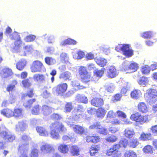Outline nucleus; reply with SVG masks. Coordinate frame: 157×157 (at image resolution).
I'll return each instance as SVG.
<instances>
[{
  "label": "nucleus",
  "mask_w": 157,
  "mask_h": 157,
  "mask_svg": "<svg viewBox=\"0 0 157 157\" xmlns=\"http://www.w3.org/2000/svg\"><path fill=\"white\" fill-rule=\"evenodd\" d=\"M50 137L55 140L60 138L59 132H64L66 129L62 123L60 122H55L52 123L50 126Z\"/></svg>",
  "instance_id": "obj_1"
},
{
  "label": "nucleus",
  "mask_w": 157,
  "mask_h": 157,
  "mask_svg": "<svg viewBox=\"0 0 157 157\" xmlns=\"http://www.w3.org/2000/svg\"><path fill=\"white\" fill-rule=\"evenodd\" d=\"M130 118L132 120L141 125L149 121L148 115H144L138 112L132 114L130 117Z\"/></svg>",
  "instance_id": "obj_2"
},
{
  "label": "nucleus",
  "mask_w": 157,
  "mask_h": 157,
  "mask_svg": "<svg viewBox=\"0 0 157 157\" xmlns=\"http://www.w3.org/2000/svg\"><path fill=\"white\" fill-rule=\"evenodd\" d=\"M138 68V64L135 62L129 63L128 61H126L122 64L121 69L122 71H130L128 72H132L136 71Z\"/></svg>",
  "instance_id": "obj_3"
},
{
  "label": "nucleus",
  "mask_w": 157,
  "mask_h": 157,
  "mask_svg": "<svg viewBox=\"0 0 157 157\" xmlns=\"http://www.w3.org/2000/svg\"><path fill=\"white\" fill-rule=\"evenodd\" d=\"M145 96L147 98L150 104H152V103H155L157 102V100L155 98L157 96V92L155 89H149L147 90Z\"/></svg>",
  "instance_id": "obj_4"
},
{
  "label": "nucleus",
  "mask_w": 157,
  "mask_h": 157,
  "mask_svg": "<svg viewBox=\"0 0 157 157\" xmlns=\"http://www.w3.org/2000/svg\"><path fill=\"white\" fill-rule=\"evenodd\" d=\"M79 73L82 81L84 83H86L90 80V74L88 73L85 67H81L78 70Z\"/></svg>",
  "instance_id": "obj_5"
},
{
  "label": "nucleus",
  "mask_w": 157,
  "mask_h": 157,
  "mask_svg": "<svg viewBox=\"0 0 157 157\" xmlns=\"http://www.w3.org/2000/svg\"><path fill=\"white\" fill-rule=\"evenodd\" d=\"M40 150L43 154H45L54 151L55 149L52 145L42 142L40 146Z\"/></svg>",
  "instance_id": "obj_6"
},
{
  "label": "nucleus",
  "mask_w": 157,
  "mask_h": 157,
  "mask_svg": "<svg viewBox=\"0 0 157 157\" xmlns=\"http://www.w3.org/2000/svg\"><path fill=\"white\" fill-rule=\"evenodd\" d=\"M44 67L42 63L38 60L35 61L31 65L30 69L33 72H40L44 70Z\"/></svg>",
  "instance_id": "obj_7"
},
{
  "label": "nucleus",
  "mask_w": 157,
  "mask_h": 157,
  "mask_svg": "<svg viewBox=\"0 0 157 157\" xmlns=\"http://www.w3.org/2000/svg\"><path fill=\"white\" fill-rule=\"evenodd\" d=\"M119 148V146L118 144L113 145L112 147L107 150L106 155L108 156L112 155L113 157H120V153L118 151Z\"/></svg>",
  "instance_id": "obj_8"
},
{
  "label": "nucleus",
  "mask_w": 157,
  "mask_h": 157,
  "mask_svg": "<svg viewBox=\"0 0 157 157\" xmlns=\"http://www.w3.org/2000/svg\"><path fill=\"white\" fill-rule=\"evenodd\" d=\"M67 85L66 83H60L58 84L53 88L58 95L62 96L67 90Z\"/></svg>",
  "instance_id": "obj_9"
},
{
  "label": "nucleus",
  "mask_w": 157,
  "mask_h": 157,
  "mask_svg": "<svg viewBox=\"0 0 157 157\" xmlns=\"http://www.w3.org/2000/svg\"><path fill=\"white\" fill-rule=\"evenodd\" d=\"M80 116L79 114H76L74 117L70 116H67L65 122L68 125L72 127L74 125V123L80 118Z\"/></svg>",
  "instance_id": "obj_10"
},
{
  "label": "nucleus",
  "mask_w": 157,
  "mask_h": 157,
  "mask_svg": "<svg viewBox=\"0 0 157 157\" xmlns=\"http://www.w3.org/2000/svg\"><path fill=\"white\" fill-rule=\"evenodd\" d=\"M122 52L124 55L128 57H131L133 54V51L130 45L128 44H124Z\"/></svg>",
  "instance_id": "obj_11"
},
{
  "label": "nucleus",
  "mask_w": 157,
  "mask_h": 157,
  "mask_svg": "<svg viewBox=\"0 0 157 157\" xmlns=\"http://www.w3.org/2000/svg\"><path fill=\"white\" fill-rule=\"evenodd\" d=\"M122 52L124 55L128 57H131L133 54V51L130 45L128 44H124Z\"/></svg>",
  "instance_id": "obj_12"
},
{
  "label": "nucleus",
  "mask_w": 157,
  "mask_h": 157,
  "mask_svg": "<svg viewBox=\"0 0 157 157\" xmlns=\"http://www.w3.org/2000/svg\"><path fill=\"white\" fill-rule=\"evenodd\" d=\"M5 140L7 142H12L15 139V136L8 130L4 131L1 133Z\"/></svg>",
  "instance_id": "obj_13"
},
{
  "label": "nucleus",
  "mask_w": 157,
  "mask_h": 157,
  "mask_svg": "<svg viewBox=\"0 0 157 157\" xmlns=\"http://www.w3.org/2000/svg\"><path fill=\"white\" fill-rule=\"evenodd\" d=\"M107 73L108 76L110 78H113L118 75V73L113 66H111L108 67Z\"/></svg>",
  "instance_id": "obj_14"
},
{
  "label": "nucleus",
  "mask_w": 157,
  "mask_h": 157,
  "mask_svg": "<svg viewBox=\"0 0 157 157\" xmlns=\"http://www.w3.org/2000/svg\"><path fill=\"white\" fill-rule=\"evenodd\" d=\"M13 72L11 69L5 68L2 69L0 73V75L3 78H7L13 75Z\"/></svg>",
  "instance_id": "obj_15"
},
{
  "label": "nucleus",
  "mask_w": 157,
  "mask_h": 157,
  "mask_svg": "<svg viewBox=\"0 0 157 157\" xmlns=\"http://www.w3.org/2000/svg\"><path fill=\"white\" fill-rule=\"evenodd\" d=\"M29 149V147L24 144L19 146L18 150L21 153L19 157H28L27 153Z\"/></svg>",
  "instance_id": "obj_16"
},
{
  "label": "nucleus",
  "mask_w": 157,
  "mask_h": 157,
  "mask_svg": "<svg viewBox=\"0 0 157 157\" xmlns=\"http://www.w3.org/2000/svg\"><path fill=\"white\" fill-rule=\"evenodd\" d=\"M135 134L134 130L130 128H126L124 132V135L127 138H132Z\"/></svg>",
  "instance_id": "obj_17"
},
{
  "label": "nucleus",
  "mask_w": 157,
  "mask_h": 157,
  "mask_svg": "<svg viewBox=\"0 0 157 157\" xmlns=\"http://www.w3.org/2000/svg\"><path fill=\"white\" fill-rule=\"evenodd\" d=\"M36 129L40 136H48L49 135L48 130L45 128L41 126H38L36 127Z\"/></svg>",
  "instance_id": "obj_18"
},
{
  "label": "nucleus",
  "mask_w": 157,
  "mask_h": 157,
  "mask_svg": "<svg viewBox=\"0 0 157 157\" xmlns=\"http://www.w3.org/2000/svg\"><path fill=\"white\" fill-rule=\"evenodd\" d=\"M27 127L26 122L22 121L18 122V124L16 126V130L17 131H25Z\"/></svg>",
  "instance_id": "obj_19"
},
{
  "label": "nucleus",
  "mask_w": 157,
  "mask_h": 157,
  "mask_svg": "<svg viewBox=\"0 0 157 157\" xmlns=\"http://www.w3.org/2000/svg\"><path fill=\"white\" fill-rule=\"evenodd\" d=\"M1 114L4 116L10 118L13 116V111L9 109H2L1 111Z\"/></svg>",
  "instance_id": "obj_20"
},
{
  "label": "nucleus",
  "mask_w": 157,
  "mask_h": 157,
  "mask_svg": "<svg viewBox=\"0 0 157 157\" xmlns=\"http://www.w3.org/2000/svg\"><path fill=\"white\" fill-rule=\"evenodd\" d=\"M91 104L94 106L98 107L103 104L102 99L99 98H95L91 100Z\"/></svg>",
  "instance_id": "obj_21"
},
{
  "label": "nucleus",
  "mask_w": 157,
  "mask_h": 157,
  "mask_svg": "<svg viewBox=\"0 0 157 157\" xmlns=\"http://www.w3.org/2000/svg\"><path fill=\"white\" fill-rule=\"evenodd\" d=\"M72 127L75 132L80 135H82L85 131V128L78 125H74Z\"/></svg>",
  "instance_id": "obj_22"
},
{
  "label": "nucleus",
  "mask_w": 157,
  "mask_h": 157,
  "mask_svg": "<svg viewBox=\"0 0 157 157\" xmlns=\"http://www.w3.org/2000/svg\"><path fill=\"white\" fill-rule=\"evenodd\" d=\"M26 60L24 59L20 60L16 64L17 68L20 71L22 70L25 67L26 64Z\"/></svg>",
  "instance_id": "obj_23"
},
{
  "label": "nucleus",
  "mask_w": 157,
  "mask_h": 157,
  "mask_svg": "<svg viewBox=\"0 0 157 157\" xmlns=\"http://www.w3.org/2000/svg\"><path fill=\"white\" fill-rule=\"evenodd\" d=\"M13 116L19 118H21L23 116V109L21 108H16L13 111Z\"/></svg>",
  "instance_id": "obj_24"
},
{
  "label": "nucleus",
  "mask_w": 157,
  "mask_h": 157,
  "mask_svg": "<svg viewBox=\"0 0 157 157\" xmlns=\"http://www.w3.org/2000/svg\"><path fill=\"white\" fill-rule=\"evenodd\" d=\"M59 151L63 154L67 153L69 151V147L67 145L64 144H60L58 146Z\"/></svg>",
  "instance_id": "obj_25"
},
{
  "label": "nucleus",
  "mask_w": 157,
  "mask_h": 157,
  "mask_svg": "<svg viewBox=\"0 0 157 157\" xmlns=\"http://www.w3.org/2000/svg\"><path fill=\"white\" fill-rule=\"evenodd\" d=\"M94 60L97 64L101 67H104L106 64V60L104 58L98 57L96 58Z\"/></svg>",
  "instance_id": "obj_26"
},
{
  "label": "nucleus",
  "mask_w": 157,
  "mask_h": 157,
  "mask_svg": "<svg viewBox=\"0 0 157 157\" xmlns=\"http://www.w3.org/2000/svg\"><path fill=\"white\" fill-rule=\"evenodd\" d=\"M75 100L78 102H82L86 104L88 102L87 97L83 94H78L75 98Z\"/></svg>",
  "instance_id": "obj_27"
},
{
  "label": "nucleus",
  "mask_w": 157,
  "mask_h": 157,
  "mask_svg": "<svg viewBox=\"0 0 157 157\" xmlns=\"http://www.w3.org/2000/svg\"><path fill=\"white\" fill-rule=\"evenodd\" d=\"M130 95L132 98L137 99L141 96V92L140 90H135L131 92Z\"/></svg>",
  "instance_id": "obj_28"
},
{
  "label": "nucleus",
  "mask_w": 157,
  "mask_h": 157,
  "mask_svg": "<svg viewBox=\"0 0 157 157\" xmlns=\"http://www.w3.org/2000/svg\"><path fill=\"white\" fill-rule=\"evenodd\" d=\"M139 111L144 113H146L148 111V109L146 104L144 102L139 103L138 105Z\"/></svg>",
  "instance_id": "obj_29"
},
{
  "label": "nucleus",
  "mask_w": 157,
  "mask_h": 157,
  "mask_svg": "<svg viewBox=\"0 0 157 157\" xmlns=\"http://www.w3.org/2000/svg\"><path fill=\"white\" fill-rule=\"evenodd\" d=\"M149 80L147 78L145 77H142L140 78L138 81V84L141 86L144 87L148 84Z\"/></svg>",
  "instance_id": "obj_30"
},
{
  "label": "nucleus",
  "mask_w": 157,
  "mask_h": 157,
  "mask_svg": "<svg viewBox=\"0 0 157 157\" xmlns=\"http://www.w3.org/2000/svg\"><path fill=\"white\" fill-rule=\"evenodd\" d=\"M116 116V113L113 110L109 111L107 114L106 119L105 120V122H109L111 119L115 118Z\"/></svg>",
  "instance_id": "obj_31"
},
{
  "label": "nucleus",
  "mask_w": 157,
  "mask_h": 157,
  "mask_svg": "<svg viewBox=\"0 0 157 157\" xmlns=\"http://www.w3.org/2000/svg\"><path fill=\"white\" fill-rule=\"evenodd\" d=\"M106 113L105 110L102 108H98L96 111V114L97 117L101 119L104 117Z\"/></svg>",
  "instance_id": "obj_32"
},
{
  "label": "nucleus",
  "mask_w": 157,
  "mask_h": 157,
  "mask_svg": "<svg viewBox=\"0 0 157 157\" xmlns=\"http://www.w3.org/2000/svg\"><path fill=\"white\" fill-rule=\"evenodd\" d=\"M41 109L42 113L45 116L49 114L53 110L51 108L46 105H43Z\"/></svg>",
  "instance_id": "obj_33"
},
{
  "label": "nucleus",
  "mask_w": 157,
  "mask_h": 157,
  "mask_svg": "<svg viewBox=\"0 0 157 157\" xmlns=\"http://www.w3.org/2000/svg\"><path fill=\"white\" fill-rule=\"evenodd\" d=\"M24 49L25 51L24 52L22 53H20V55L22 56H26L27 54L29 53H32L34 51V49L32 46L30 45H27L25 47Z\"/></svg>",
  "instance_id": "obj_34"
},
{
  "label": "nucleus",
  "mask_w": 157,
  "mask_h": 157,
  "mask_svg": "<svg viewBox=\"0 0 157 157\" xmlns=\"http://www.w3.org/2000/svg\"><path fill=\"white\" fill-rule=\"evenodd\" d=\"M79 148L77 146L73 145L71 147L70 152L72 156H78L79 155Z\"/></svg>",
  "instance_id": "obj_35"
},
{
  "label": "nucleus",
  "mask_w": 157,
  "mask_h": 157,
  "mask_svg": "<svg viewBox=\"0 0 157 157\" xmlns=\"http://www.w3.org/2000/svg\"><path fill=\"white\" fill-rule=\"evenodd\" d=\"M77 42L72 39L68 38L61 42L60 44L64 46L66 44H76Z\"/></svg>",
  "instance_id": "obj_36"
},
{
  "label": "nucleus",
  "mask_w": 157,
  "mask_h": 157,
  "mask_svg": "<svg viewBox=\"0 0 157 157\" xmlns=\"http://www.w3.org/2000/svg\"><path fill=\"white\" fill-rule=\"evenodd\" d=\"M33 78L35 82H41L44 80V76L41 74H36L33 75Z\"/></svg>",
  "instance_id": "obj_37"
},
{
  "label": "nucleus",
  "mask_w": 157,
  "mask_h": 157,
  "mask_svg": "<svg viewBox=\"0 0 157 157\" xmlns=\"http://www.w3.org/2000/svg\"><path fill=\"white\" fill-rule=\"evenodd\" d=\"M71 73L69 71H65L61 73L59 76L60 78H62L65 80L69 79L71 76Z\"/></svg>",
  "instance_id": "obj_38"
},
{
  "label": "nucleus",
  "mask_w": 157,
  "mask_h": 157,
  "mask_svg": "<svg viewBox=\"0 0 157 157\" xmlns=\"http://www.w3.org/2000/svg\"><path fill=\"white\" fill-rule=\"evenodd\" d=\"M60 59L61 62L66 64L69 63V57L67 54L65 53H62L61 54Z\"/></svg>",
  "instance_id": "obj_39"
},
{
  "label": "nucleus",
  "mask_w": 157,
  "mask_h": 157,
  "mask_svg": "<svg viewBox=\"0 0 157 157\" xmlns=\"http://www.w3.org/2000/svg\"><path fill=\"white\" fill-rule=\"evenodd\" d=\"M140 139L143 141L150 140L151 138V135L150 133H143L140 136Z\"/></svg>",
  "instance_id": "obj_40"
},
{
  "label": "nucleus",
  "mask_w": 157,
  "mask_h": 157,
  "mask_svg": "<svg viewBox=\"0 0 157 157\" xmlns=\"http://www.w3.org/2000/svg\"><path fill=\"white\" fill-rule=\"evenodd\" d=\"M99 147L97 145H94L91 147L90 150V154L91 156H94L95 154L100 150Z\"/></svg>",
  "instance_id": "obj_41"
},
{
  "label": "nucleus",
  "mask_w": 157,
  "mask_h": 157,
  "mask_svg": "<svg viewBox=\"0 0 157 157\" xmlns=\"http://www.w3.org/2000/svg\"><path fill=\"white\" fill-rule=\"evenodd\" d=\"M115 88L116 86L115 84L112 83H109L105 86L106 90L110 92H112L114 91Z\"/></svg>",
  "instance_id": "obj_42"
},
{
  "label": "nucleus",
  "mask_w": 157,
  "mask_h": 157,
  "mask_svg": "<svg viewBox=\"0 0 157 157\" xmlns=\"http://www.w3.org/2000/svg\"><path fill=\"white\" fill-rule=\"evenodd\" d=\"M41 108L39 105H37L33 106L31 111V113L34 115L39 114Z\"/></svg>",
  "instance_id": "obj_43"
},
{
  "label": "nucleus",
  "mask_w": 157,
  "mask_h": 157,
  "mask_svg": "<svg viewBox=\"0 0 157 157\" xmlns=\"http://www.w3.org/2000/svg\"><path fill=\"white\" fill-rule=\"evenodd\" d=\"M46 63L49 65H53L56 63L55 59L51 57H46L45 59Z\"/></svg>",
  "instance_id": "obj_44"
},
{
  "label": "nucleus",
  "mask_w": 157,
  "mask_h": 157,
  "mask_svg": "<svg viewBox=\"0 0 157 157\" xmlns=\"http://www.w3.org/2000/svg\"><path fill=\"white\" fill-rule=\"evenodd\" d=\"M85 56V53L84 52L79 51L77 54L73 55V57L75 59H80L84 57Z\"/></svg>",
  "instance_id": "obj_45"
},
{
  "label": "nucleus",
  "mask_w": 157,
  "mask_h": 157,
  "mask_svg": "<svg viewBox=\"0 0 157 157\" xmlns=\"http://www.w3.org/2000/svg\"><path fill=\"white\" fill-rule=\"evenodd\" d=\"M143 150L145 153L152 154L153 152V147L150 145H147L144 147Z\"/></svg>",
  "instance_id": "obj_46"
},
{
  "label": "nucleus",
  "mask_w": 157,
  "mask_h": 157,
  "mask_svg": "<svg viewBox=\"0 0 157 157\" xmlns=\"http://www.w3.org/2000/svg\"><path fill=\"white\" fill-rule=\"evenodd\" d=\"M105 69L104 68H101V70H95L94 71V73L96 76L98 78L101 77L104 73Z\"/></svg>",
  "instance_id": "obj_47"
},
{
  "label": "nucleus",
  "mask_w": 157,
  "mask_h": 157,
  "mask_svg": "<svg viewBox=\"0 0 157 157\" xmlns=\"http://www.w3.org/2000/svg\"><path fill=\"white\" fill-rule=\"evenodd\" d=\"M9 37L11 40H16L18 39H21V37L19 35L18 33L16 32H14L11 34H10Z\"/></svg>",
  "instance_id": "obj_48"
},
{
  "label": "nucleus",
  "mask_w": 157,
  "mask_h": 157,
  "mask_svg": "<svg viewBox=\"0 0 157 157\" xmlns=\"http://www.w3.org/2000/svg\"><path fill=\"white\" fill-rule=\"evenodd\" d=\"M128 143V140L125 138L122 139L119 141V144H118L119 146V147H123L125 148Z\"/></svg>",
  "instance_id": "obj_49"
},
{
  "label": "nucleus",
  "mask_w": 157,
  "mask_h": 157,
  "mask_svg": "<svg viewBox=\"0 0 157 157\" xmlns=\"http://www.w3.org/2000/svg\"><path fill=\"white\" fill-rule=\"evenodd\" d=\"M139 142L136 138H133L130 141L129 145L130 146L134 148L136 147L139 144Z\"/></svg>",
  "instance_id": "obj_50"
},
{
  "label": "nucleus",
  "mask_w": 157,
  "mask_h": 157,
  "mask_svg": "<svg viewBox=\"0 0 157 157\" xmlns=\"http://www.w3.org/2000/svg\"><path fill=\"white\" fill-rule=\"evenodd\" d=\"M152 33L151 31H147L141 34V36L145 39L150 38L152 37Z\"/></svg>",
  "instance_id": "obj_51"
},
{
  "label": "nucleus",
  "mask_w": 157,
  "mask_h": 157,
  "mask_svg": "<svg viewBox=\"0 0 157 157\" xmlns=\"http://www.w3.org/2000/svg\"><path fill=\"white\" fill-rule=\"evenodd\" d=\"M125 157H136V153L132 150L126 151L124 154Z\"/></svg>",
  "instance_id": "obj_52"
},
{
  "label": "nucleus",
  "mask_w": 157,
  "mask_h": 157,
  "mask_svg": "<svg viewBox=\"0 0 157 157\" xmlns=\"http://www.w3.org/2000/svg\"><path fill=\"white\" fill-rule=\"evenodd\" d=\"M35 101V99H33L26 101L24 103V106L27 109H29L30 108L31 105Z\"/></svg>",
  "instance_id": "obj_53"
},
{
  "label": "nucleus",
  "mask_w": 157,
  "mask_h": 157,
  "mask_svg": "<svg viewBox=\"0 0 157 157\" xmlns=\"http://www.w3.org/2000/svg\"><path fill=\"white\" fill-rule=\"evenodd\" d=\"M117 137L113 135H111L105 138L106 140L109 143H113L117 140Z\"/></svg>",
  "instance_id": "obj_54"
},
{
  "label": "nucleus",
  "mask_w": 157,
  "mask_h": 157,
  "mask_svg": "<svg viewBox=\"0 0 157 157\" xmlns=\"http://www.w3.org/2000/svg\"><path fill=\"white\" fill-rule=\"evenodd\" d=\"M30 140L31 139L29 137L25 135H23L21 137V142L24 143L22 145L24 144L25 145H27L29 146L27 142Z\"/></svg>",
  "instance_id": "obj_55"
},
{
  "label": "nucleus",
  "mask_w": 157,
  "mask_h": 157,
  "mask_svg": "<svg viewBox=\"0 0 157 157\" xmlns=\"http://www.w3.org/2000/svg\"><path fill=\"white\" fill-rule=\"evenodd\" d=\"M151 69L148 65H145L142 67L141 71L144 74H147L149 73Z\"/></svg>",
  "instance_id": "obj_56"
},
{
  "label": "nucleus",
  "mask_w": 157,
  "mask_h": 157,
  "mask_svg": "<svg viewBox=\"0 0 157 157\" xmlns=\"http://www.w3.org/2000/svg\"><path fill=\"white\" fill-rule=\"evenodd\" d=\"M72 109V104L70 102H67L65 105L64 108L65 112H70Z\"/></svg>",
  "instance_id": "obj_57"
},
{
  "label": "nucleus",
  "mask_w": 157,
  "mask_h": 157,
  "mask_svg": "<svg viewBox=\"0 0 157 157\" xmlns=\"http://www.w3.org/2000/svg\"><path fill=\"white\" fill-rule=\"evenodd\" d=\"M36 36L34 35H29L24 38V40L26 42H30L33 41L36 38Z\"/></svg>",
  "instance_id": "obj_58"
},
{
  "label": "nucleus",
  "mask_w": 157,
  "mask_h": 157,
  "mask_svg": "<svg viewBox=\"0 0 157 157\" xmlns=\"http://www.w3.org/2000/svg\"><path fill=\"white\" fill-rule=\"evenodd\" d=\"M15 40L14 43V48L15 50H17L21 47L22 41L21 39H18Z\"/></svg>",
  "instance_id": "obj_59"
},
{
  "label": "nucleus",
  "mask_w": 157,
  "mask_h": 157,
  "mask_svg": "<svg viewBox=\"0 0 157 157\" xmlns=\"http://www.w3.org/2000/svg\"><path fill=\"white\" fill-rule=\"evenodd\" d=\"M33 95V90L31 89L30 90L29 92H28L27 94H25L22 95V98L23 99H25V98H27L28 97L30 98L32 97Z\"/></svg>",
  "instance_id": "obj_60"
},
{
  "label": "nucleus",
  "mask_w": 157,
  "mask_h": 157,
  "mask_svg": "<svg viewBox=\"0 0 157 157\" xmlns=\"http://www.w3.org/2000/svg\"><path fill=\"white\" fill-rule=\"evenodd\" d=\"M98 133L105 135H107L108 133V131L106 128L100 127L97 131Z\"/></svg>",
  "instance_id": "obj_61"
},
{
  "label": "nucleus",
  "mask_w": 157,
  "mask_h": 157,
  "mask_svg": "<svg viewBox=\"0 0 157 157\" xmlns=\"http://www.w3.org/2000/svg\"><path fill=\"white\" fill-rule=\"evenodd\" d=\"M39 150L37 149H33L32 150L30 154V157H38Z\"/></svg>",
  "instance_id": "obj_62"
},
{
  "label": "nucleus",
  "mask_w": 157,
  "mask_h": 157,
  "mask_svg": "<svg viewBox=\"0 0 157 157\" xmlns=\"http://www.w3.org/2000/svg\"><path fill=\"white\" fill-rule=\"evenodd\" d=\"M63 140L64 141H68L70 140L71 142H74L75 140V138L74 137H72L71 136L70 137L69 136L65 135L63 136Z\"/></svg>",
  "instance_id": "obj_63"
},
{
  "label": "nucleus",
  "mask_w": 157,
  "mask_h": 157,
  "mask_svg": "<svg viewBox=\"0 0 157 157\" xmlns=\"http://www.w3.org/2000/svg\"><path fill=\"white\" fill-rule=\"evenodd\" d=\"M50 93L45 89H43L41 94L42 96L44 98H47L50 96Z\"/></svg>",
  "instance_id": "obj_64"
}]
</instances>
